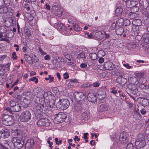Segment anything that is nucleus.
Instances as JSON below:
<instances>
[{
  "instance_id": "48",
  "label": "nucleus",
  "mask_w": 149,
  "mask_h": 149,
  "mask_svg": "<svg viewBox=\"0 0 149 149\" xmlns=\"http://www.w3.org/2000/svg\"><path fill=\"white\" fill-rule=\"evenodd\" d=\"M110 92L111 93L114 94H116L118 93L117 90L114 87L111 88L110 90Z\"/></svg>"
},
{
  "instance_id": "51",
  "label": "nucleus",
  "mask_w": 149,
  "mask_h": 149,
  "mask_svg": "<svg viewBox=\"0 0 149 149\" xmlns=\"http://www.w3.org/2000/svg\"><path fill=\"white\" fill-rule=\"evenodd\" d=\"M126 149H134L133 144L131 143H128L126 147Z\"/></svg>"
},
{
  "instance_id": "16",
  "label": "nucleus",
  "mask_w": 149,
  "mask_h": 149,
  "mask_svg": "<svg viewBox=\"0 0 149 149\" xmlns=\"http://www.w3.org/2000/svg\"><path fill=\"white\" fill-rule=\"evenodd\" d=\"M127 88L130 90L132 92V93L133 94H136V91H137V89H136L135 85L132 84H128L127 86Z\"/></svg>"
},
{
  "instance_id": "53",
  "label": "nucleus",
  "mask_w": 149,
  "mask_h": 149,
  "mask_svg": "<svg viewBox=\"0 0 149 149\" xmlns=\"http://www.w3.org/2000/svg\"><path fill=\"white\" fill-rule=\"evenodd\" d=\"M139 4L141 5V8L143 9H146L148 6L147 4L146 6H145L143 4L142 2H140Z\"/></svg>"
},
{
  "instance_id": "3",
  "label": "nucleus",
  "mask_w": 149,
  "mask_h": 149,
  "mask_svg": "<svg viewBox=\"0 0 149 149\" xmlns=\"http://www.w3.org/2000/svg\"><path fill=\"white\" fill-rule=\"evenodd\" d=\"M2 120L3 124L6 125L10 126L14 123V117L8 115H4Z\"/></svg>"
},
{
  "instance_id": "27",
  "label": "nucleus",
  "mask_w": 149,
  "mask_h": 149,
  "mask_svg": "<svg viewBox=\"0 0 149 149\" xmlns=\"http://www.w3.org/2000/svg\"><path fill=\"white\" fill-rule=\"evenodd\" d=\"M24 57L28 63L31 64L33 63L31 61V57L29 55L26 54H24Z\"/></svg>"
},
{
  "instance_id": "15",
  "label": "nucleus",
  "mask_w": 149,
  "mask_h": 149,
  "mask_svg": "<svg viewBox=\"0 0 149 149\" xmlns=\"http://www.w3.org/2000/svg\"><path fill=\"white\" fill-rule=\"evenodd\" d=\"M34 141L33 139H28L26 141L25 147L26 149H30L34 145Z\"/></svg>"
},
{
  "instance_id": "57",
  "label": "nucleus",
  "mask_w": 149,
  "mask_h": 149,
  "mask_svg": "<svg viewBox=\"0 0 149 149\" xmlns=\"http://www.w3.org/2000/svg\"><path fill=\"white\" fill-rule=\"evenodd\" d=\"M39 50L42 55H44L46 54V53L44 52L40 47L39 48Z\"/></svg>"
},
{
  "instance_id": "55",
  "label": "nucleus",
  "mask_w": 149,
  "mask_h": 149,
  "mask_svg": "<svg viewBox=\"0 0 149 149\" xmlns=\"http://www.w3.org/2000/svg\"><path fill=\"white\" fill-rule=\"evenodd\" d=\"M139 87L143 89H146L148 88L149 86L148 85L141 84L139 86Z\"/></svg>"
},
{
  "instance_id": "56",
  "label": "nucleus",
  "mask_w": 149,
  "mask_h": 149,
  "mask_svg": "<svg viewBox=\"0 0 149 149\" xmlns=\"http://www.w3.org/2000/svg\"><path fill=\"white\" fill-rule=\"evenodd\" d=\"M3 68H2L1 67V68L0 69V76H3V75L6 72L5 71H4Z\"/></svg>"
},
{
  "instance_id": "59",
  "label": "nucleus",
  "mask_w": 149,
  "mask_h": 149,
  "mask_svg": "<svg viewBox=\"0 0 149 149\" xmlns=\"http://www.w3.org/2000/svg\"><path fill=\"white\" fill-rule=\"evenodd\" d=\"M116 25L115 22H113L111 24V28L112 29H114L116 28Z\"/></svg>"
},
{
  "instance_id": "24",
  "label": "nucleus",
  "mask_w": 149,
  "mask_h": 149,
  "mask_svg": "<svg viewBox=\"0 0 149 149\" xmlns=\"http://www.w3.org/2000/svg\"><path fill=\"white\" fill-rule=\"evenodd\" d=\"M3 144H4V146L6 147L8 149L9 148L8 146H9L11 149H13V146H12V142H11L6 141H3Z\"/></svg>"
},
{
  "instance_id": "29",
  "label": "nucleus",
  "mask_w": 149,
  "mask_h": 149,
  "mask_svg": "<svg viewBox=\"0 0 149 149\" xmlns=\"http://www.w3.org/2000/svg\"><path fill=\"white\" fill-rule=\"evenodd\" d=\"M10 65V64L9 63H8L5 65H1L0 67L4 69V71L6 72H8L10 68L9 67Z\"/></svg>"
},
{
  "instance_id": "10",
  "label": "nucleus",
  "mask_w": 149,
  "mask_h": 149,
  "mask_svg": "<svg viewBox=\"0 0 149 149\" xmlns=\"http://www.w3.org/2000/svg\"><path fill=\"white\" fill-rule=\"evenodd\" d=\"M104 67L105 69L108 70H112L116 68V65L111 62H106L104 63Z\"/></svg>"
},
{
  "instance_id": "45",
  "label": "nucleus",
  "mask_w": 149,
  "mask_h": 149,
  "mask_svg": "<svg viewBox=\"0 0 149 149\" xmlns=\"http://www.w3.org/2000/svg\"><path fill=\"white\" fill-rule=\"evenodd\" d=\"M143 104L144 105H148L149 104V102L148 99L146 98L143 99L142 101Z\"/></svg>"
},
{
  "instance_id": "1",
  "label": "nucleus",
  "mask_w": 149,
  "mask_h": 149,
  "mask_svg": "<svg viewBox=\"0 0 149 149\" xmlns=\"http://www.w3.org/2000/svg\"><path fill=\"white\" fill-rule=\"evenodd\" d=\"M16 133L18 137H14L12 139V145L13 144L15 148L21 149L23 147L24 144V141L21 138H19L22 137V135H20L19 131H16Z\"/></svg>"
},
{
  "instance_id": "13",
  "label": "nucleus",
  "mask_w": 149,
  "mask_h": 149,
  "mask_svg": "<svg viewBox=\"0 0 149 149\" xmlns=\"http://www.w3.org/2000/svg\"><path fill=\"white\" fill-rule=\"evenodd\" d=\"M19 103L17 101L12 100H10L9 102V105L10 107V108L8 107H6V109L10 112V110H12L13 108L15 106L17 105Z\"/></svg>"
},
{
  "instance_id": "28",
  "label": "nucleus",
  "mask_w": 149,
  "mask_h": 149,
  "mask_svg": "<svg viewBox=\"0 0 149 149\" xmlns=\"http://www.w3.org/2000/svg\"><path fill=\"white\" fill-rule=\"evenodd\" d=\"M142 37L145 42L146 43H149V34L147 33H144Z\"/></svg>"
},
{
  "instance_id": "44",
  "label": "nucleus",
  "mask_w": 149,
  "mask_h": 149,
  "mask_svg": "<svg viewBox=\"0 0 149 149\" xmlns=\"http://www.w3.org/2000/svg\"><path fill=\"white\" fill-rule=\"evenodd\" d=\"M54 14L56 16H58V17L61 16L62 15V9H61L56 11V12H55V13H54Z\"/></svg>"
},
{
  "instance_id": "6",
  "label": "nucleus",
  "mask_w": 149,
  "mask_h": 149,
  "mask_svg": "<svg viewBox=\"0 0 149 149\" xmlns=\"http://www.w3.org/2000/svg\"><path fill=\"white\" fill-rule=\"evenodd\" d=\"M31 118V114L29 111H23L20 115V120L23 122H27Z\"/></svg>"
},
{
  "instance_id": "17",
  "label": "nucleus",
  "mask_w": 149,
  "mask_h": 149,
  "mask_svg": "<svg viewBox=\"0 0 149 149\" xmlns=\"http://www.w3.org/2000/svg\"><path fill=\"white\" fill-rule=\"evenodd\" d=\"M67 30L66 27L63 25L58 31L63 35H69L70 34V33L68 31H67Z\"/></svg>"
},
{
  "instance_id": "33",
  "label": "nucleus",
  "mask_w": 149,
  "mask_h": 149,
  "mask_svg": "<svg viewBox=\"0 0 149 149\" xmlns=\"http://www.w3.org/2000/svg\"><path fill=\"white\" fill-rule=\"evenodd\" d=\"M117 34L120 35L122 34L124 32V29L122 27H120L117 29L116 31Z\"/></svg>"
},
{
  "instance_id": "60",
  "label": "nucleus",
  "mask_w": 149,
  "mask_h": 149,
  "mask_svg": "<svg viewBox=\"0 0 149 149\" xmlns=\"http://www.w3.org/2000/svg\"><path fill=\"white\" fill-rule=\"evenodd\" d=\"M123 65L125 67H126L127 69H130L132 67L129 64L127 63H124L123 64Z\"/></svg>"
},
{
  "instance_id": "64",
  "label": "nucleus",
  "mask_w": 149,
  "mask_h": 149,
  "mask_svg": "<svg viewBox=\"0 0 149 149\" xmlns=\"http://www.w3.org/2000/svg\"><path fill=\"white\" fill-rule=\"evenodd\" d=\"M0 149H8L2 143H0Z\"/></svg>"
},
{
  "instance_id": "2",
  "label": "nucleus",
  "mask_w": 149,
  "mask_h": 149,
  "mask_svg": "<svg viewBox=\"0 0 149 149\" xmlns=\"http://www.w3.org/2000/svg\"><path fill=\"white\" fill-rule=\"evenodd\" d=\"M135 144L136 149H140L143 148L146 144L144 135L141 134H139Z\"/></svg>"
},
{
  "instance_id": "34",
  "label": "nucleus",
  "mask_w": 149,
  "mask_h": 149,
  "mask_svg": "<svg viewBox=\"0 0 149 149\" xmlns=\"http://www.w3.org/2000/svg\"><path fill=\"white\" fill-rule=\"evenodd\" d=\"M138 15L135 12H131L128 14V17L131 19H134L137 17Z\"/></svg>"
},
{
  "instance_id": "7",
  "label": "nucleus",
  "mask_w": 149,
  "mask_h": 149,
  "mask_svg": "<svg viewBox=\"0 0 149 149\" xmlns=\"http://www.w3.org/2000/svg\"><path fill=\"white\" fill-rule=\"evenodd\" d=\"M129 139L128 135L125 132H123L120 133L119 141L122 143H126L128 142Z\"/></svg>"
},
{
  "instance_id": "11",
  "label": "nucleus",
  "mask_w": 149,
  "mask_h": 149,
  "mask_svg": "<svg viewBox=\"0 0 149 149\" xmlns=\"http://www.w3.org/2000/svg\"><path fill=\"white\" fill-rule=\"evenodd\" d=\"M116 80L117 83L121 86L125 85L127 81V79L122 76L117 77Z\"/></svg>"
},
{
  "instance_id": "50",
  "label": "nucleus",
  "mask_w": 149,
  "mask_h": 149,
  "mask_svg": "<svg viewBox=\"0 0 149 149\" xmlns=\"http://www.w3.org/2000/svg\"><path fill=\"white\" fill-rule=\"evenodd\" d=\"M29 81H34L35 83H37L38 82V79L36 78V77H33L30 78L29 80Z\"/></svg>"
},
{
  "instance_id": "9",
  "label": "nucleus",
  "mask_w": 149,
  "mask_h": 149,
  "mask_svg": "<svg viewBox=\"0 0 149 149\" xmlns=\"http://www.w3.org/2000/svg\"><path fill=\"white\" fill-rule=\"evenodd\" d=\"M54 114L55 119L58 122H61L62 119H66L67 118L66 114L63 112H58V113L54 112Z\"/></svg>"
},
{
  "instance_id": "47",
  "label": "nucleus",
  "mask_w": 149,
  "mask_h": 149,
  "mask_svg": "<svg viewBox=\"0 0 149 149\" xmlns=\"http://www.w3.org/2000/svg\"><path fill=\"white\" fill-rule=\"evenodd\" d=\"M32 62L33 61L34 63H37L39 61V60L38 58L35 55H34V56L32 57Z\"/></svg>"
},
{
  "instance_id": "46",
  "label": "nucleus",
  "mask_w": 149,
  "mask_h": 149,
  "mask_svg": "<svg viewBox=\"0 0 149 149\" xmlns=\"http://www.w3.org/2000/svg\"><path fill=\"white\" fill-rule=\"evenodd\" d=\"M38 92L39 93L40 95H41L43 96H44V97L45 98L46 97H47L48 96V94L46 92H45L44 91H42V92H39L38 91Z\"/></svg>"
},
{
  "instance_id": "49",
  "label": "nucleus",
  "mask_w": 149,
  "mask_h": 149,
  "mask_svg": "<svg viewBox=\"0 0 149 149\" xmlns=\"http://www.w3.org/2000/svg\"><path fill=\"white\" fill-rule=\"evenodd\" d=\"M24 7L28 11H29L31 10V7L28 3L25 4L24 6Z\"/></svg>"
},
{
  "instance_id": "36",
  "label": "nucleus",
  "mask_w": 149,
  "mask_h": 149,
  "mask_svg": "<svg viewBox=\"0 0 149 149\" xmlns=\"http://www.w3.org/2000/svg\"><path fill=\"white\" fill-rule=\"evenodd\" d=\"M63 25L62 23L59 22L58 23H56L54 24V27L57 29L59 31L60 29L63 26Z\"/></svg>"
},
{
  "instance_id": "52",
  "label": "nucleus",
  "mask_w": 149,
  "mask_h": 149,
  "mask_svg": "<svg viewBox=\"0 0 149 149\" xmlns=\"http://www.w3.org/2000/svg\"><path fill=\"white\" fill-rule=\"evenodd\" d=\"M55 140L56 144L57 145H59L62 143V140L61 139L58 141V138H55Z\"/></svg>"
},
{
  "instance_id": "26",
  "label": "nucleus",
  "mask_w": 149,
  "mask_h": 149,
  "mask_svg": "<svg viewBox=\"0 0 149 149\" xmlns=\"http://www.w3.org/2000/svg\"><path fill=\"white\" fill-rule=\"evenodd\" d=\"M55 101L54 100L49 101L47 103V107L52 108H55L56 107V106L55 104Z\"/></svg>"
},
{
  "instance_id": "25",
  "label": "nucleus",
  "mask_w": 149,
  "mask_h": 149,
  "mask_svg": "<svg viewBox=\"0 0 149 149\" xmlns=\"http://www.w3.org/2000/svg\"><path fill=\"white\" fill-rule=\"evenodd\" d=\"M10 2V0H0V7L4 5L8 6Z\"/></svg>"
},
{
  "instance_id": "4",
  "label": "nucleus",
  "mask_w": 149,
  "mask_h": 149,
  "mask_svg": "<svg viewBox=\"0 0 149 149\" xmlns=\"http://www.w3.org/2000/svg\"><path fill=\"white\" fill-rule=\"evenodd\" d=\"M74 99L81 104H84L86 99V97L84 93L80 92H75L73 94Z\"/></svg>"
},
{
  "instance_id": "30",
  "label": "nucleus",
  "mask_w": 149,
  "mask_h": 149,
  "mask_svg": "<svg viewBox=\"0 0 149 149\" xmlns=\"http://www.w3.org/2000/svg\"><path fill=\"white\" fill-rule=\"evenodd\" d=\"M81 113V118L85 120H87L88 118V114L85 110Z\"/></svg>"
},
{
  "instance_id": "40",
  "label": "nucleus",
  "mask_w": 149,
  "mask_h": 149,
  "mask_svg": "<svg viewBox=\"0 0 149 149\" xmlns=\"http://www.w3.org/2000/svg\"><path fill=\"white\" fill-rule=\"evenodd\" d=\"M77 58H81L83 60H84L86 58L85 53L83 52L80 53L78 55Z\"/></svg>"
},
{
  "instance_id": "43",
  "label": "nucleus",
  "mask_w": 149,
  "mask_h": 149,
  "mask_svg": "<svg viewBox=\"0 0 149 149\" xmlns=\"http://www.w3.org/2000/svg\"><path fill=\"white\" fill-rule=\"evenodd\" d=\"M123 21L124 20L123 19L120 18L116 21V22L119 26H121L123 25Z\"/></svg>"
},
{
  "instance_id": "21",
  "label": "nucleus",
  "mask_w": 149,
  "mask_h": 149,
  "mask_svg": "<svg viewBox=\"0 0 149 149\" xmlns=\"http://www.w3.org/2000/svg\"><path fill=\"white\" fill-rule=\"evenodd\" d=\"M132 23L134 25L139 26L141 25L142 22L140 19H134L132 21Z\"/></svg>"
},
{
  "instance_id": "35",
  "label": "nucleus",
  "mask_w": 149,
  "mask_h": 149,
  "mask_svg": "<svg viewBox=\"0 0 149 149\" xmlns=\"http://www.w3.org/2000/svg\"><path fill=\"white\" fill-rule=\"evenodd\" d=\"M8 8L6 6H3L0 8V13H6L8 11Z\"/></svg>"
},
{
  "instance_id": "58",
  "label": "nucleus",
  "mask_w": 149,
  "mask_h": 149,
  "mask_svg": "<svg viewBox=\"0 0 149 149\" xmlns=\"http://www.w3.org/2000/svg\"><path fill=\"white\" fill-rule=\"evenodd\" d=\"M12 58L13 59L16 60L17 59V57L16 56V54L15 52H14L12 53Z\"/></svg>"
},
{
  "instance_id": "39",
  "label": "nucleus",
  "mask_w": 149,
  "mask_h": 149,
  "mask_svg": "<svg viewBox=\"0 0 149 149\" xmlns=\"http://www.w3.org/2000/svg\"><path fill=\"white\" fill-rule=\"evenodd\" d=\"M90 58L92 60H95L97 58V55L95 53H92L89 54Z\"/></svg>"
},
{
  "instance_id": "63",
  "label": "nucleus",
  "mask_w": 149,
  "mask_h": 149,
  "mask_svg": "<svg viewBox=\"0 0 149 149\" xmlns=\"http://www.w3.org/2000/svg\"><path fill=\"white\" fill-rule=\"evenodd\" d=\"M99 85V83L97 82H95L93 84V86L95 87H98Z\"/></svg>"
},
{
  "instance_id": "20",
  "label": "nucleus",
  "mask_w": 149,
  "mask_h": 149,
  "mask_svg": "<svg viewBox=\"0 0 149 149\" xmlns=\"http://www.w3.org/2000/svg\"><path fill=\"white\" fill-rule=\"evenodd\" d=\"M21 105L18 103L17 105L15 106L13 108L12 110H10V113H11L12 111L16 112L19 111L21 110Z\"/></svg>"
},
{
  "instance_id": "62",
  "label": "nucleus",
  "mask_w": 149,
  "mask_h": 149,
  "mask_svg": "<svg viewBox=\"0 0 149 149\" xmlns=\"http://www.w3.org/2000/svg\"><path fill=\"white\" fill-rule=\"evenodd\" d=\"M63 76L64 79H66L69 78V74L65 72Z\"/></svg>"
},
{
  "instance_id": "19",
  "label": "nucleus",
  "mask_w": 149,
  "mask_h": 149,
  "mask_svg": "<svg viewBox=\"0 0 149 149\" xmlns=\"http://www.w3.org/2000/svg\"><path fill=\"white\" fill-rule=\"evenodd\" d=\"M35 92H36L37 93H38L37 91V90H35ZM35 95H38V97H39V101L41 103V104L42 105H44V104L45 103V98L44 97V96H42L41 95H40L39 94V93H37V94H36V93H35Z\"/></svg>"
},
{
  "instance_id": "22",
  "label": "nucleus",
  "mask_w": 149,
  "mask_h": 149,
  "mask_svg": "<svg viewBox=\"0 0 149 149\" xmlns=\"http://www.w3.org/2000/svg\"><path fill=\"white\" fill-rule=\"evenodd\" d=\"M81 103H78L75 104L74 106L73 109L76 111H81L82 109V107L81 105Z\"/></svg>"
},
{
  "instance_id": "31",
  "label": "nucleus",
  "mask_w": 149,
  "mask_h": 149,
  "mask_svg": "<svg viewBox=\"0 0 149 149\" xmlns=\"http://www.w3.org/2000/svg\"><path fill=\"white\" fill-rule=\"evenodd\" d=\"M106 97L105 92L102 91L98 94V98L100 100H102Z\"/></svg>"
},
{
  "instance_id": "23",
  "label": "nucleus",
  "mask_w": 149,
  "mask_h": 149,
  "mask_svg": "<svg viewBox=\"0 0 149 149\" xmlns=\"http://www.w3.org/2000/svg\"><path fill=\"white\" fill-rule=\"evenodd\" d=\"M95 36L96 37L100 39H102L104 37V34L100 31L96 32L95 33Z\"/></svg>"
},
{
  "instance_id": "8",
  "label": "nucleus",
  "mask_w": 149,
  "mask_h": 149,
  "mask_svg": "<svg viewBox=\"0 0 149 149\" xmlns=\"http://www.w3.org/2000/svg\"><path fill=\"white\" fill-rule=\"evenodd\" d=\"M37 125L40 127L42 126H48L50 124V121L47 118L40 119L37 122Z\"/></svg>"
},
{
  "instance_id": "18",
  "label": "nucleus",
  "mask_w": 149,
  "mask_h": 149,
  "mask_svg": "<svg viewBox=\"0 0 149 149\" xmlns=\"http://www.w3.org/2000/svg\"><path fill=\"white\" fill-rule=\"evenodd\" d=\"M98 110L99 111L102 112L106 111L108 109V107L105 104H100L98 107Z\"/></svg>"
},
{
  "instance_id": "37",
  "label": "nucleus",
  "mask_w": 149,
  "mask_h": 149,
  "mask_svg": "<svg viewBox=\"0 0 149 149\" xmlns=\"http://www.w3.org/2000/svg\"><path fill=\"white\" fill-rule=\"evenodd\" d=\"M133 117L136 120L140 119L141 118L140 114L137 112L135 113L133 115Z\"/></svg>"
},
{
  "instance_id": "42",
  "label": "nucleus",
  "mask_w": 149,
  "mask_h": 149,
  "mask_svg": "<svg viewBox=\"0 0 149 149\" xmlns=\"http://www.w3.org/2000/svg\"><path fill=\"white\" fill-rule=\"evenodd\" d=\"M91 86V84L90 82H86L84 83L81 86V87L83 88H86L89 87Z\"/></svg>"
},
{
  "instance_id": "12",
  "label": "nucleus",
  "mask_w": 149,
  "mask_h": 149,
  "mask_svg": "<svg viewBox=\"0 0 149 149\" xmlns=\"http://www.w3.org/2000/svg\"><path fill=\"white\" fill-rule=\"evenodd\" d=\"M10 135L9 131L7 129L2 130L0 132V137L2 138H8Z\"/></svg>"
},
{
  "instance_id": "61",
  "label": "nucleus",
  "mask_w": 149,
  "mask_h": 149,
  "mask_svg": "<svg viewBox=\"0 0 149 149\" xmlns=\"http://www.w3.org/2000/svg\"><path fill=\"white\" fill-rule=\"evenodd\" d=\"M47 142L49 144V146L50 148H51L52 149L53 148V147L52 146V145L53 144V143L52 142H51L49 140H48Z\"/></svg>"
},
{
  "instance_id": "41",
  "label": "nucleus",
  "mask_w": 149,
  "mask_h": 149,
  "mask_svg": "<svg viewBox=\"0 0 149 149\" xmlns=\"http://www.w3.org/2000/svg\"><path fill=\"white\" fill-rule=\"evenodd\" d=\"M73 28L75 31H81V29L78 25L75 24L73 25Z\"/></svg>"
},
{
  "instance_id": "5",
  "label": "nucleus",
  "mask_w": 149,
  "mask_h": 149,
  "mask_svg": "<svg viewBox=\"0 0 149 149\" xmlns=\"http://www.w3.org/2000/svg\"><path fill=\"white\" fill-rule=\"evenodd\" d=\"M57 104L58 105L59 108L63 110L67 109L70 105L69 101L65 99H60Z\"/></svg>"
},
{
  "instance_id": "54",
  "label": "nucleus",
  "mask_w": 149,
  "mask_h": 149,
  "mask_svg": "<svg viewBox=\"0 0 149 149\" xmlns=\"http://www.w3.org/2000/svg\"><path fill=\"white\" fill-rule=\"evenodd\" d=\"M25 32L26 34L28 37H29L31 36V33L29 30H28L27 29H26V30H25Z\"/></svg>"
},
{
  "instance_id": "32",
  "label": "nucleus",
  "mask_w": 149,
  "mask_h": 149,
  "mask_svg": "<svg viewBox=\"0 0 149 149\" xmlns=\"http://www.w3.org/2000/svg\"><path fill=\"white\" fill-rule=\"evenodd\" d=\"M61 9V7L58 5H55L53 6L52 7V9L53 10V12L54 13L55 12Z\"/></svg>"
},
{
  "instance_id": "38",
  "label": "nucleus",
  "mask_w": 149,
  "mask_h": 149,
  "mask_svg": "<svg viewBox=\"0 0 149 149\" xmlns=\"http://www.w3.org/2000/svg\"><path fill=\"white\" fill-rule=\"evenodd\" d=\"M123 9L120 8H116L115 12L117 15H120L122 13Z\"/></svg>"
},
{
  "instance_id": "14",
  "label": "nucleus",
  "mask_w": 149,
  "mask_h": 149,
  "mask_svg": "<svg viewBox=\"0 0 149 149\" xmlns=\"http://www.w3.org/2000/svg\"><path fill=\"white\" fill-rule=\"evenodd\" d=\"M87 98L88 101L91 102H95L97 100L95 95L91 93V91H90L89 93L88 94Z\"/></svg>"
}]
</instances>
